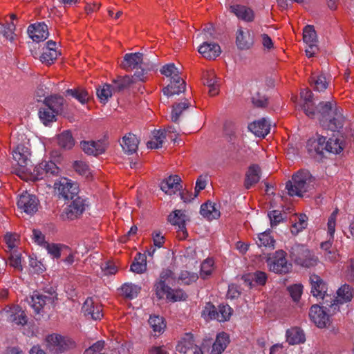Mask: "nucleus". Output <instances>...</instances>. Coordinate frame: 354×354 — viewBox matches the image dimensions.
Returning <instances> with one entry per match:
<instances>
[{
  "label": "nucleus",
  "instance_id": "obj_24",
  "mask_svg": "<svg viewBox=\"0 0 354 354\" xmlns=\"http://www.w3.org/2000/svg\"><path fill=\"white\" fill-rule=\"evenodd\" d=\"M230 9L239 19L244 21L252 22L254 19V12L250 8L243 5H234L231 6Z\"/></svg>",
  "mask_w": 354,
  "mask_h": 354
},
{
  "label": "nucleus",
  "instance_id": "obj_16",
  "mask_svg": "<svg viewBox=\"0 0 354 354\" xmlns=\"http://www.w3.org/2000/svg\"><path fill=\"white\" fill-rule=\"evenodd\" d=\"M6 320L12 325H24L27 322L26 315L19 306H15L4 313Z\"/></svg>",
  "mask_w": 354,
  "mask_h": 354
},
{
  "label": "nucleus",
  "instance_id": "obj_19",
  "mask_svg": "<svg viewBox=\"0 0 354 354\" xmlns=\"http://www.w3.org/2000/svg\"><path fill=\"white\" fill-rule=\"evenodd\" d=\"M160 73L167 77H171V80H174V82L180 83V85L178 86V91H185V82L179 77V71L174 64H168L162 66Z\"/></svg>",
  "mask_w": 354,
  "mask_h": 354
},
{
  "label": "nucleus",
  "instance_id": "obj_57",
  "mask_svg": "<svg viewBox=\"0 0 354 354\" xmlns=\"http://www.w3.org/2000/svg\"><path fill=\"white\" fill-rule=\"evenodd\" d=\"M73 168L80 175H82L86 178H88L92 176L91 171L88 165L82 160L75 161L73 163Z\"/></svg>",
  "mask_w": 354,
  "mask_h": 354
},
{
  "label": "nucleus",
  "instance_id": "obj_36",
  "mask_svg": "<svg viewBox=\"0 0 354 354\" xmlns=\"http://www.w3.org/2000/svg\"><path fill=\"white\" fill-rule=\"evenodd\" d=\"M190 106V102L187 99L181 102H176L173 106L171 114V120L174 122H178L179 118Z\"/></svg>",
  "mask_w": 354,
  "mask_h": 354
},
{
  "label": "nucleus",
  "instance_id": "obj_63",
  "mask_svg": "<svg viewBox=\"0 0 354 354\" xmlns=\"http://www.w3.org/2000/svg\"><path fill=\"white\" fill-rule=\"evenodd\" d=\"M217 316V310L214 306L207 304L202 311V317L206 320L216 319Z\"/></svg>",
  "mask_w": 354,
  "mask_h": 354
},
{
  "label": "nucleus",
  "instance_id": "obj_8",
  "mask_svg": "<svg viewBox=\"0 0 354 354\" xmlns=\"http://www.w3.org/2000/svg\"><path fill=\"white\" fill-rule=\"evenodd\" d=\"M311 321L319 328H326L330 325V317L323 308L313 305L309 312Z\"/></svg>",
  "mask_w": 354,
  "mask_h": 354
},
{
  "label": "nucleus",
  "instance_id": "obj_37",
  "mask_svg": "<svg viewBox=\"0 0 354 354\" xmlns=\"http://www.w3.org/2000/svg\"><path fill=\"white\" fill-rule=\"evenodd\" d=\"M327 151L334 154L339 153L344 148L343 137L333 136L326 141Z\"/></svg>",
  "mask_w": 354,
  "mask_h": 354
},
{
  "label": "nucleus",
  "instance_id": "obj_62",
  "mask_svg": "<svg viewBox=\"0 0 354 354\" xmlns=\"http://www.w3.org/2000/svg\"><path fill=\"white\" fill-rule=\"evenodd\" d=\"M338 214V209H335L328 220V233L330 236V239H333L334 234L335 232L336 218Z\"/></svg>",
  "mask_w": 354,
  "mask_h": 354
},
{
  "label": "nucleus",
  "instance_id": "obj_18",
  "mask_svg": "<svg viewBox=\"0 0 354 354\" xmlns=\"http://www.w3.org/2000/svg\"><path fill=\"white\" fill-rule=\"evenodd\" d=\"M311 293L317 299H324L326 295L327 287L321 277L317 274L310 277Z\"/></svg>",
  "mask_w": 354,
  "mask_h": 354
},
{
  "label": "nucleus",
  "instance_id": "obj_58",
  "mask_svg": "<svg viewBox=\"0 0 354 354\" xmlns=\"http://www.w3.org/2000/svg\"><path fill=\"white\" fill-rule=\"evenodd\" d=\"M198 278V274L195 272H190L187 270H183L180 272L178 277V281H180L181 283L190 284L194 282Z\"/></svg>",
  "mask_w": 354,
  "mask_h": 354
},
{
  "label": "nucleus",
  "instance_id": "obj_13",
  "mask_svg": "<svg viewBox=\"0 0 354 354\" xmlns=\"http://www.w3.org/2000/svg\"><path fill=\"white\" fill-rule=\"evenodd\" d=\"M28 34L29 37L36 42L45 40L48 37V30L44 23L32 24L28 28Z\"/></svg>",
  "mask_w": 354,
  "mask_h": 354
},
{
  "label": "nucleus",
  "instance_id": "obj_40",
  "mask_svg": "<svg viewBox=\"0 0 354 354\" xmlns=\"http://www.w3.org/2000/svg\"><path fill=\"white\" fill-rule=\"evenodd\" d=\"M149 324L151 328L153 329L155 335H158L162 333L166 328V324L164 322V319L160 316H150L149 319Z\"/></svg>",
  "mask_w": 354,
  "mask_h": 354
},
{
  "label": "nucleus",
  "instance_id": "obj_32",
  "mask_svg": "<svg viewBox=\"0 0 354 354\" xmlns=\"http://www.w3.org/2000/svg\"><path fill=\"white\" fill-rule=\"evenodd\" d=\"M204 84L209 88V94L214 96L218 93L219 85L218 84V77L214 71H207L204 75Z\"/></svg>",
  "mask_w": 354,
  "mask_h": 354
},
{
  "label": "nucleus",
  "instance_id": "obj_22",
  "mask_svg": "<svg viewBox=\"0 0 354 354\" xmlns=\"http://www.w3.org/2000/svg\"><path fill=\"white\" fill-rule=\"evenodd\" d=\"M198 50L205 58L209 59L216 58L221 53L220 46L216 43L203 42Z\"/></svg>",
  "mask_w": 354,
  "mask_h": 354
},
{
  "label": "nucleus",
  "instance_id": "obj_2",
  "mask_svg": "<svg viewBox=\"0 0 354 354\" xmlns=\"http://www.w3.org/2000/svg\"><path fill=\"white\" fill-rule=\"evenodd\" d=\"M12 158L17 163L15 173L20 178H24V174L30 171L32 164L30 148L25 144H18L12 150Z\"/></svg>",
  "mask_w": 354,
  "mask_h": 354
},
{
  "label": "nucleus",
  "instance_id": "obj_5",
  "mask_svg": "<svg viewBox=\"0 0 354 354\" xmlns=\"http://www.w3.org/2000/svg\"><path fill=\"white\" fill-rule=\"evenodd\" d=\"M53 302L54 297L52 295L36 291L30 297V304L36 314L41 315Z\"/></svg>",
  "mask_w": 354,
  "mask_h": 354
},
{
  "label": "nucleus",
  "instance_id": "obj_54",
  "mask_svg": "<svg viewBox=\"0 0 354 354\" xmlns=\"http://www.w3.org/2000/svg\"><path fill=\"white\" fill-rule=\"evenodd\" d=\"M303 40L306 44H317L316 32L313 26H306L303 30Z\"/></svg>",
  "mask_w": 354,
  "mask_h": 354
},
{
  "label": "nucleus",
  "instance_id": "obj_35",
  "mask_svg": "<svg viewBox=\"0 0 354 354\" xmlns=\"http://www.w3.org/2000/svg\"><path fill=\"white\" fill-rule=\"evenodd\" d=\"M344 120L342 111L339 109L332 115V117L329 118L325 126L323 127L333 131H338L343 127Z\"/></svg>",
  "mask_w": 354,
  "mask_h": 354
},
{
  "label": "nucleus",
  "instance_id": "obj_41",
  "mask_svg": "<svg viewBox=\"0 0 354 354\" xmlns=\"http://www.w3.org/2000/svg\"><path fill=\"white\" fill-rule=\"evenodd\" d=\"M23 176L21 178L26 180H37L46 177L44 169L40 168V163L35 167L31 164L30 171L24 173Z\"/></svg>",
  "mask_w": 354,
  "mask_h": 354
},
{
  "label": "nucleus",
  "instance_id": "obj_9",
  "mask_svg": "<svg viewBox=\"0 0 354 354\" xmlns=\"http://www.w3.org/2000/svg\"><path fill=\"white\" fill-rule=\"evenodd\" d=\"M17 206L25 213L33 214L37 211L38 200L35 196L25 192L19 196Z\"/></svg>",
  "mask_w": 354,
  "mask_h": 354
},
{
  "label": "nucleus",
  "instance_id": "obj_17",
  "mask_svg": "<svg viewBox=\"0 0 354 354\" xmlns=\"http://www.w3.org/2000/svg\"><path fill=\"white\" fill-rule=\"evenodd\" d=\"M82 309L85 316H90L94 320L100 319L103 316L101 306L92 297L86 299Z\"/></svg>",
  "mask_w": 354,
  "mask_h": 354
},
{
  "label": "nucleus",
  "instance_id": "obj_51",
  "mask_svg": "<svg viewBox=\"0 0 354 354\" xmlns=\"http://www.w3.org/2000/svg\"><path fill=\"white\" fill-rule=\"evenodd\" d=\"M140 287L131 283H126L121 288L123 295L129 299H133L138 295Z\"/></svg>",
  "mask_w": 354,
  "mask_h": 354
},
{
  "label": "nucleus",
  "instance_id": "obj_61",
  "mask_svg": "<svg viewBox=\"0 0 354 354\" xmlns=\"http://www.w3.org/2000/svg\"><path fill=\"white\" fill-rule=\"evenodd\" d=\"M15 25L11 22L7 24L6 26H2L0 32L7 39L12 41L15 36Z\"/></svg>",
  "mask_w": 354,
  "mask_h": 354
},
{
  "label": "nucleus",
  "instance_id": "obj_21",
  "mask_svg": "<svg viewBox=\"0 0 354 354\" xmlns=\"http://www.w3.org/2000/svg\"><path fill=\"white\" fill-rule=\"evenodd\" d=\"M300 95L302 100L301 106L306 115L310 118H315L312 91L309 89H304L301 91Z\"/></svg>",
  "mask_w": 354,
  "mask_h": 354
},
{
  "label": "nucleus",
  "instance_id": "obj_29",
  "mask_svg": "<svg viewBox=\"0 0 354 354\" xmlns=\"http://www.w3.org/2000/svg\"><path fill=\"white\" fill-rule=\"evenodd\" d=\"M197 346L194 343L193 336L191 334H186L178 343L176 351L183 354H189Z\"/></svg>",
  "mask_w": 354,
  "mask_h": 354
},
{
  "label": "nucleus",
  "instance_id": "obj_6",
  "mask_svg": "<svg viewBox=\"0 0 354 354\" xmlns=\"http://www.w3.org/2000/svg\"><path fill=\"white\" fill-rule=\"evenodd\" d=\"M267 262L270 270L276 273H286L291 266L290 264L288 263L286 253L283 250L277 251L274 257L268 259Z\"/></svg>",
  "mask_w": 354,
  "mask_h": 354
},
{
  "label": "nucleus",
  "instance_id": "obj_52",
  "mask_svg": "<svg viewBox=\"0 0 354 354\" xmlns=\"http://www.w3.org/2000/svg\"><path fill=\"white\" fill-rule=\"evenodd\" d=\"M40 168L44 169L45 176H57L59 174V168L52 161H42L40 162Z\"/></svg>",
  "mask_w": 354,
  "mask_h": 354
},
{
  "label": "nucleus",
  "instance_id": "obj_39",
  "mask_svg": "<svg viewBox=\"0 0 354 354\" xmlns=\"http://www.w3.org/2000/svg\"><path fill=\"white\" fill-rule=\"evenodd\" d=\"M165 139V134L161 130L154 131L152 133L151 140L147 143L149 149H157L162 147V144Z\"/></svg>",
  "mask_w": 354,
  "mask_h": 354
},
{
  "label": "nucleus",
  "instance_id": "obj_59",
  "mask_svg": "<svg viewBox=\"0 0 354 354\" xmlns=\"http://www.w3.org/2000/svg\"><path fill=\"white\" fill-rule=\"evenodd\" d=\"M57 50H50L49 49H43L41 55L40 56V60L41 62L46 64H50L58 56Z\"/></svg>",
  "mask_w": 354,
  "mask_h": 354
},
{
  "label": "nucleus",
  "instance_id": "obj_3",
  "mask_svg": "<svg viewBox=\"0 0 354 354\" xmlns=\"http://www.w3.org/2000/svg\"><path fill=\"white\" fill-rule=\"evenodd\" d=\"M291 259L302 267H312L317 265L318 258L304 245L296 243L290 250Z\"/></svg>",
  "mask_w": 354,
  "mask_h": 354
},
{
  "label": "nucleus",
  "instance_id": "obj_48",
  "mask_svg": "<svg viewBox=\"0 0 354 354\" xmlns=\"http://www.w3.org/2000/svg\"><path fill=\"white\" fill-rule=\"evenodd\" d=\"M66 93L75 98L82 104H85L89 99V94L87 91L82 88L68 89Z\"/></svg>",
  "mask_w": 354,
  "mask_h": 354
},
{
  "label": "nucleus",
  "instance_id": "obj_64",
  "mask_svg": "<svg viewBox=\"0 0 354 354\" xmlns=\"http://www.w3.org/2000/svg\"><path fill=\"white\" fill-rule=\"evenodd\" d=\"M179 85L180 83L174 82V80H171L170 84L162 89L164 95L169 97L183 93V91H178V86Z\"/></svg>",
  "mask_w": 354,
  "mask_h": 354
},
{
  "label": "nucleus",
  "instance_id": "obj_4",
  "mask_svg": "<svg viewBox=\"0 0 354 354\" xmlns=\"http://www.w3.org/2000/svg\"><path fill=\"white\" fill-rule=\"evenodd\" d=\"M45 343L49 351L62 353L75 347V344L71 338L57 333H53L46 337Z\"/></svg>",
  "mask_w": 354,
  "mask_h": 354
},
{
  "label": "nucleus",
  "instance_id": "obj_31",
  "mask_svg": "<svg viewBox=\"0 0 354 354\" xmlns=\"http://www.w3.org/2000/svg\"><path fill=\"white\" fill-rule=\"evenodd\" d=\"M201 214L207 220L216 219L219 218L221 213L215 203L207 202L201 206Z\"/></svg>",
  "mask_w": 354,
  "mask_h": 354
},
{
  "label": "nucleus",
  "instance_id": "obj_7",
  "mask_svg": "<svg viewBox=\"0 0 354 354\" xmlns=\"http://www.w3.org/2000/svg\"><path fill=\"white\" fill-rule=\"evenodd\" d=\"M339 109L335 101L321 102L317 106L315 117H317L322 126H325L332 115Z\"/></svg>",
  "mask_w": 354,
  "mask_h": 354
},
{
  "label": "nucleus",
  "instance_id": "obj_50",
  "mask_svg": "<svg viewBox=\"0 0 354 354\" xmlns=\"http://www.w3.org/2000/svg\"><path fill=\"white\" fill-rule=\"evenodd\" d=\"M328 84L329 82L324 75L314 76L312 78L311 85L314 90L318 92H323L325 91L327 88Z\"/></svg>",
  "mask_w": 354,
  "mask_h": 354
},
{
  "label": "nucleus",
  "instance_id": "obj_14",
  "mask_svg": "<svg viewBox=\"0 0 354 354\" xmlns=\"http://www.w3.org/2000/svg\"><path fill=\"white\" fill-rule=\"evenodd\" d=\"M82 150L88 155L97 156L103 153L106 148V144L102 140L81 142Z\"/></svg>",
  "mask_w": 354,
  "mask_h": 354
},
{
  "label": "nucleus",
  "instance_id": "obj_12",
  "mask_svg": "<svg viewBox=\"0 0 354 354\" xmlns=\"http://www.w3.org/2000/svg\"><path fill=\"white\" fill-rule=\"evenodd\" d=\"M71 200L65 209V213L68 219L73 220L85 210L86 201L77 196Z\"/></svg>",
  "mask_w": 354,
  "mask_h": 354
},
{
  "label": "nucleus",
  "instance_id": "obj_10",
  "mask_svg": "<svg viewBox=\"0 0 354 354\" xmlns=\"http://www.w3.org/2000/svg\"><path fill=\"white\" fill-rule=\"evenodd\" d=\"M59 195L64 199H73L77 193L78 187L77 184L73 183L71 180L64 178L59 183H55Z\"/></svg>",
  "mask_w": 354,
  "mask_h": 354
},
{
  "label": "nucleus",
  "instance_id": "obj_1",
  "mask_svg": "<svg viewBox=\"0 0 354 354\" xmlns=\"http://www.w3.org/2000/svg\"><path fill=\"white\" fill-rule=\"evenodd\" d=\"M315 178L308 171H299L286 183V188L290 196H303L314 187Z\"/></svg>",
  "mask_w": 354,
  "mask_h": 354
},
{
  "label": "nucleus",
  "instance_id": "obj_46",
  "mask_svg": "<svg viewBox=\"0 0 354 354\" xmlns=\"http://www.w3.org/2000/svg\"><path fill=\"white\" fill-rule=\"evenodd\" d=\"M113 92H115L113 87L108 84H104L97 88V95L102 103H106L109 98L112 96Z\"/></svg>",
  "mask_w": 354,
  "mask_h": 354
},
{
  "label": "nucleus",
  "instance_id": "obj_34",
  "mask_svg": "<svg viewBox=\"0 0 354 354\" xmlns=\"http://www.w3.org/2000/svg\"><path fill=\"white\" fill-rule=\"evenodd\" d=\"M229 342V336L225 333L218 334L212 345L210 354H221L226 348Z\"/></svg>",
  "mask_w": 354,
  "mask_h": 354
},
{
  "label": "nucleus",
  "instance_id": "obj_27",
  "mask_svg": "<svg viewBox=\"0 0 354 354\" xmlns=\"http://www.w3.org/2000/svg\"><path fill=\"white\" fill-rule=\"evenodd\" d=\"M142 61V53H127L124 57L122 67L126 70L140 68Z\"/></svg>",
  "mask_w": 354,
  "mask_h": 354
},
{
  "label": "nucleus",
  "instance_id": "obj_44",
  "mask_svg": "<svg viewBox=\"0 0 354 354\" xmlns=\"http://www.w3.org/2000/svg\"><path fill=\"white\" fill-rule=\"evenodd\" d=\"M56 113L47 106H44L39 111V117L42 123L47 126L55 121Z\"/></svg>",
  "mask_w": 354,
  "mask_h": 354
},
{
  "label": "nucleus",
  "instance_id": "obj_28",
  "mask_svg": "<svg viewBox=\"0 0 354 354\" xmlns=\"http://www.w3.org/2000/svg\"><path fill=\"white\" fill-rule=\"evenodd\" d=\"M138 144L139 140L136 135L128 133L122 138L121 147L126 153L132 154L137 151Z\"/></svg>",
  "mask_w": 354,
  "mask_h": 354
},
{
  "label": "nucleus",
  "instance_id": "obj_33",
  "mask_svg": "<svg viewBox=\"0 0 354 354\" xmlns=\"http://www.w3.org/2000/svg\"><path fill=\"white\" fill-rule=\"evenodd\" d=\"M286 341L290 345L299 344L305 342V335L303 330L298 327H293L287 330Z\"/></svg>",
  "mask_w": 354,
  "mask_h": 354
},
{
  "label": "nucleus",
  "instance_id": "obj_38",
  "mask_svg": "<svg viewBox=\"0 0 354 354\" xmlns=\"http://www.w3.org/2000/svg\"><path fill=\"white\" fill-rule=\"evenodd\" d=\"M261 170L258 165L250 167L245 180V186L247 189L250 188L254 184L257 183L260 180Z\"/></svg>",
  "mask_w": 354,
  "mask_h": 354
},
{
  "label": "nucleus",
  "instance_id": "obj_42",
  "mask_svg": "<svg viewBox=\"0 0 354 354\" xmlns=\"http://www.w3.org/2000/svg\"><path fill=\"white\" fill-rule=\"evenodd\" d=\"M337 295L335 301L337 303L342 304L350 301L353 297L352 288L348 285H343L338 289Z\"/></svg>",
  "mask_w": 354,
  "mask_h": 354
},
{
  "label": "nucleus",
  "instance_id": "obj_45",
  "mask_svg": "<svg viewBox=\"0 0 354 354\" xmlns=\"http://www.w3.org/2000/svg\"><path fill=\"white\" fill-rule=\"evenodd\" d=\"M58 145L64 149H71L75 145L74 139L71 133L68 131H64L57 137Z\"/></svg>",
  "mask_w": 354,
  "mask_h": 354
},
{
  "label": "nucleus",
  "instance_id": "obj_30",
  "mask_svg": "<svg viewBox=\"0 0 354 354\" xmlns=\"http://www.w3.org/2000/svg\"><path fill=\"white\" fill-rule=\"evenodd\" d=\"M157 58L156 55H146L144 56L142 55V61L140 64V68L141 71H137L136 73H139L141 75L142 73L144 74V82L145 81L146 77L145 75L148 71H153L156 69L158 66V64L156 62Z\"/></svg>",
  "mask_w": 354,
  "mask_h": 354
},
{
  "label": "nucleus",
  "instance_id": "obj_43",
  "mask_svg": "<svg viewBox=\"0 0 354 354\" xmlns=\"http://www.w3.org/2000/svg\"><path fill=\"white\" fill-rule=\"evenodd\" d=\"M147 270V262L145 254H137L135 261L131 266V270L133 272L141 274Z\"/></svg>",
  "mask_w": 354,
  "mask_h": 354
},
{
  "label": "nucleus",
  "instance_id": "obj_15",
  "mask_svg": "<svg viewBox=\"0 0 354 354\" xmlns=\"http://www.w3.org/2000/svg\"><path fill=\"white\" fill-rule=\"evenodd\" d=\"M137 81L144 82L143 73L140 75L139 73H135L132 77L124 76L118 77L117 80H113V91L120 92L128 88L132 84L136 83Z\"/></svg>",
  "mask_w": 354,
  "mask_h": 354
},
{
  "label": "nucleus",
  "instance_id": "obj_55",
  "mask_svg": "<svg viewBox=\"0 0 354 354\" xmlns=\"http://www.w3.org/2000/svg\"><path fill=\"white\" fill-rule=\"evenodd\" d=\"M256 243L259 247L273 248L274 240L270 235V232L266 231L258 235V239L256 241Z\"/></svg>",
  "mask_w": 354,
  "mask_h": 354
},
{
  "label": "nucleus",
  "instance_id": "obj_47",
  "mask_svg": "<svg viewBox=\"0 0 354 354\" xmlns=\"http://www.w3.org/2000/svg\"><path fill=\"white\" fill-rule=\"evenodd\" d=\"M64 99L62 97L52 96L45 100V105L50 108L56 114L62 111Z\"/></svg>",
  "mask_w": 354,
  "mask_h": 354
},
{
  "label": "nucleus",
  "instance_id": "obj_60",
  "mask_svg": "<svg viewBox=\"0 0 354 354\" xmlns=\"http://www.w3.org/2000/svg\"><path fill=\"white\" fill-rule=\"evenodd\" d=\"M214 261L212 259H207L201 264V277L205 278L209 276L214 270Z\"/></svg>",
  "mask_w": 354,
  "mask_h": 354
},
{
  "label": "nucleus",
  "instance_id": "obj_23",
  "mask_svg": "<svg viewBox=\"0 0 354 354\" xmlns=\"http://www.w3.org/2000/svg\"><path fill=\"white\" fill-rule=\"evenodd\" d=\"M270 129V124L265 118L254 121L248 125V129L259 137L266 136L269 133Z\"/></svg>",
  "mask_w": 354,
  "mask_h": 354
},
{
  "label": "nucleus",
  "instance_id": "obj_25",
  "mask_svg": "<svg viewBox=\"0 0 354 354\" xmlns=\"http://www.w3.org/2000/svg\"><path fill=\"white\" fill-rule=\"evenodd\" d=\"M180 178L178 176H171L161 183L160 189L167 194H174L180 189Z\"/></svg>",
  "mask_w": 354,
  "mask_h": 354
},
{
  "label": "nucleus",
  "instance_id": "obj_53",
  "mask_svg": "<svg viewBox=\"0 0 354 354\" xmlns=\"http://www.w3.org/2000/svg\"><path fill=\"white\" fill-rule=\"evenodd\" d=\"M170 289L167 283H163L162 281H157L154 285L156 295L160 299L164 298L167 299Z\"/></svg>",
  "mask_w": 354,
  "mask_h": 354
},
{
  "label": "nucleus",
  "instance_id": "obj_20",
  "mask_svg": "<svg viewBox=\"0 0 354 354\" xmlns=\"http://www.w3.org/2000/svg\"><path fill=\"white\" fill-rule=\"evenodd\" d=\"M326 144V139L324 136H317V138L308 140L307 149L311 155H322L324 151H327Z\"/></svg>",
  "mask_w": 354,
  "mask_h": 354
},
{
  "label": "nucleus",
  "instance_id": "obj_26",
  "mask_svg": "<svg viewBox=\"0 0 354 354\" xmlns=\"http://www.w3.org/2000/svg\"><path fill=\"white\" fill-rule=\"evenodd\" d=\"M187 216L184 211L176 209L168 216V221L174 225H177L178 230L182 231L183 234H186L185 222Z\"/></svg>",
  "mask_w": 354,
  "mask_h": 354
},
{
  "label": "nucleus",
  "instance_id": "obj_49",
  "mask_svg": "<svg viewBox=\"0 0 354 354\" xmlns=\"http://www.w3.org/2000/svg\"><path fill=\"white\" fill-rule=\"evenodd\" d=\"M307 220V216L305 214H300L299 216L297 217L294 223L291 226V233L294 235H297L301 231L304 230L308 225Z\"/></svg>",
  "mask_w": 354,
  "mask_h": 354
},
{
  "label": "nucleus",
  "instance_id": "obj_11",
  "mask_svg": "<svg viewBox=\"0 0 354 354\" xmlns=\"http://www.w3.org/2000/svg\"><path fill=\"white\" fill-rule=\"evenodd\" d=\"M254 35L252 31L239 28L236 32V44L240 50H248L254 45Z\"/></svg>",
  "mask_w": 354,
  "mask_h": 354
},
{
  "label": "nucleus",
  "instance_id": "obj_56",
  "mask_svg": "<svg viewBox=\"0 0 354 354\" xmlns=\"http://www.w3.org/2000/svg\"><path fill=\"white\" fill-rule=\"evenodd\" d=\"M232 310L228 305H220L217 310L216 319L220 322H224L230 318Z\"/></svg>",
  "mask_w": 354,
  "mask_h": 354
}]
</instances>
